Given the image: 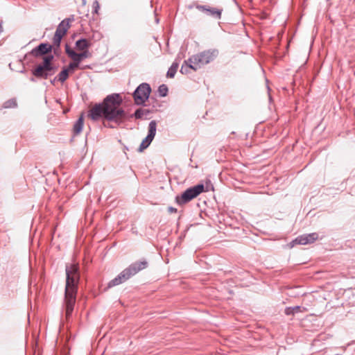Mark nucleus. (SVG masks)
<instances>
[{
  "label": "nucleus",
  "mask_w": 355,
  "mask_h": 355,
  "mask_svg": "<svg viewBox=\"0 0 355 355\" xmlns=\"http://www.w3.org/2000/svg\"><path fill=\"white\" fill-rule=\"evenodd\" d=\"M123 98L120 94L107 95L102 103L95 104L89 111L88 116L94 121L104 119L120 125L127 119V113L121 107Z\"/></svg>",
  "instance_id": "nucleus-1"
},
{
  "label": "nucleus",
  "mask_w": 355,
  "mask_h": 355,
  "mask_svg": "<svg viewBox=\"0 0 355 355\" xmlns=\"http://www.w3.org/2000/svg\"><path fill=\"white\" fill-rule=\"evenodd\" d=\"M66 286L64 292V307L66 318L71 316L77 292V284L79 280V268L76 264L66 266Z\"/></svg>",
  "instance_id": "nucleus-2"
},
{
  "label": "nucleus",
  "mask_w": 355,
  "mask_h": 355,
  "mask_svg": "<svg viewBox=\"0 0 355 355\" xmlns=\"http://www.w3.org/2000/svg\"><path fill=\"white\" fill-rule=\"evenodd\" d=\"M54 57L53 55H47L43 58L42 63L37 65L32 70V74L39 79H47L54 75L58 71V67L53 64Z\"/></svg>",
  "instance_id": "nucleus-3"
},
{
  "label": "nucleus",
  "mask_w": 355,
  "mask_h": 355,
  "mask_svg": "<svg viewBox=\"0 0 355 355\" xmlns=\"http://www.w3.org/2000/svg\"><path fill=\"white\" fill-rule=\"evenodd\" d=\"M218 55L217 49H209L192 55L189 58V66L193 70L197 71L205 64L212 62Z\"/></svg>",
  "instance_id": "nucleus-4"
},
{
  "label": "nucleus",
  "mask_w": 355,
  "mask_h": 355,
  "mask_svg": "<svg viewBox=\"0 0 355 355\" xmlns=\"http://www.w3.org/2000/svg\"><path fill=\"white\" fill-rule=\"evenodd\" d=\"M204 191V184H198L186 189L181 196H177L175 197V202L180 205L186 204Z\"/></svg>",
  "instance_id": "nucleus-5"
},
{
  "label": "nucleus",
  "mask_w": 355,
  "mask_h": 355,
  "mask_svg": "<svg viewBox=\"0 0 355 355\" xmlns=\"http://www.w3.org/2000/svg\"><path fill=\"white\" fill-rule=\"evenodd\" d=\"M148 266V262L145 260L137 261L130 264L128 268L121 272L116 277L123 283L129 279L131 277L136 275L139 271L145 269Z\"/></svg>",
  "instance_id": "nucleus-6"
},
{
  "label": "nucleus",
  "mask_w": 355,
  "mask_h": 355,
  "mask_svg": "<svg viewBox=\"0 0 355 355\" xmlns=\"http://www.w3.org/2000/svg\"><path fill=\"white\" fill-rule=\"evenodd\" d=\"M151 88L148 83H143L140 84L133 92V98L135 104L141 105L148 99Z\"/></svg>",
  "instance_id": "nucleus-7"
},
{
  "label": "nucleus",
  "mask_w": 355,
  "mask_h": 355,
  "mask_svg": "<svg viewBox=\"0 0 355 355\" xmlns=\"http://www.w3.org/2000/svg\"><path fill=\"white\" fill-rule=\"evenodd\" d=\"M318 239V234L316 232L306 234L297 236L295 240L290 243L291 247L293 248L295 245H307L313 243Z\"/></svg>",
  "instance_id": "nucleus-8"
},
{
  "label": "nucleus",
  "mask_w": 355,
  "mask_h": 355,
  "mask_svg": "<svg viewBox=\"0 0 355 355\" xmlns=\"http://www.w3.org/2000/svg\"><path fill=\"white\" fill-rule=\"evenodd\" d=\"M65 51L69 58H71L73 61H77L79 64L83 59L88 58L92 56V54L89 51H84L78 53L71 49L68 44L65 45Z\"/></svg>",
  "instance_id": "nucleus-9"
},
{
  "label": "nucleus",
  "mask_w": 355,
  "mask_h": 355,
  "mask_svg": "<svg viewBox=\"0 0 355 355\" xmlns=\"http://www.w3.org/2000/svg\"><path fill=\"white\" fill-rule=\"evenodd\" d=\"M52 49V45L48 43H41L37 46L32 49L30 53L34 57H40L49 53L51 52Z\"/></svg>",
  "instance_id": "nucleus-10"
},
{
  "label": "nucleus",
  "mask_w": 355,
  "mask_h": 355,
  "mask_svg": "<svg viewBox=\"0 0 355 355\" xmlns=\"http://www.w3.org/2000/svg\"><path fill=\"white\" fill-rule=\"evenodd\" d=\"M196 8L200 11L206 12L209 15L213 17L216 19H220L221 18V15L223 12L222 9L210 8L207 6L204 5H197Z\"/></svg>",
  "instance_id": "nucleus-11"
},
{
  "label": "nucleus",
  "mask_w": 355,
  "mask_h": 355,
  "mask_svg": "<svg viewBox=\"0 0 355 355\" xmlns=\"http://www.w3.org/2000/svg\"><path fill=\"white\" fill-rule=\"evenodd\" d=\"M91 46V43L85 38H81L76 42V48L78 51H88V48Z\"/></svg>",
  "instance_id": "nucleus-12"
},
{
  "label": "nucleus",
  "mask_w": 355,
  "mask_h": 355,
  "mask_svg": "<svg viewBox=\"0 0 355 355\" xmlns=\"http://www.w3.org/2000/svg\"><path fill=\"white\" fill-rule=\"evenodd\" d=\"M70 27V25L68 24V22L67 20H62L58 26L57 28H56V31H55V33H58L60 35H62V36H64L69 28Z\"/></svg>",
  "instance_id": "nucleus-13"
},
{
  "label": "nucleus",
  "mask_w": 355,
  "mask_h": 355,
  "mask_svg": "<svg viewBox=\"0 0 355 355\" xmlns=\"http://www.w3.org/2000/svg\"><path fill=\"white\" fill-rule=\"evenodd\" d=\"M157 130V122L155 120L151 121L148 125V132L146 137L148 139L153 140Z\"/></svg>",
  "instance_id": "nucleus-14"
},
{
  "label": "nucleus",
  "mask_w": 355,
  "mask_h": 355,
  "mask_svg": "<svg viewBox=\"0 0 355 355\" xmlns=\"http://www.w3.org/2000/svg\"><path fill=\"white\" fill-rule=\"evenodd\" d=\"M84 125V120L83 116H80L75 122L73 127V132L74 135H78L83 130Z\"/></svg>",
  "instance_id": "nucleus-15"
},
{
  "label": "nucleus",
  "mask_w": 355,
  "mask_h": 355,
  "mask_svg": "<svg viewBox=\"0 0 355 355\" xmlns=\"http://www.w3.org/2000/svg\"><path fill=\"white\" fill-rule=\"evenodd\" d=\"M150 110L146 109L139 108L135 110L134 114L130 115V117H135V119H142L144 116L149 114Z\"/></svg>",
  "instance_id": "nucleus-16"
},
{
  "label": "nucleus",
  "mask_w": 355,
  "mask_h": 355,
  "mask_svg": "<svg viewBox=\"0 0 355 355\" xmlns=\"http://www.w3.org/2000/svg\"><path fill=\"white\" fill-rule=\"evenodd\" d=\"M178 67H179V63L177 62H173L166 73V76L168 78H174V76L178 71Z\"/></svg>",
  "instance_id": "nucleus-17"
},
{
  "label": "nucleus",
  "mask_w": 355,
  "mask_h": 355,
  "mask_svg": "<svg viewBox=\"0 0 355 355\" xmlns=\"http://www.w3.org/2000/svg\"><path fill=\"white\" fill-rule=\"evenodd\" d=\"M62 37L63 36L62 35L55 33L54 37L53 38V44L54 46V53H55L57 49H58L60 48Z\"/></svg>",
  "instance_id": "nucleus-18"
},
{
  "label": "nucleus",
  "mask_w": 355,
  "mask_h": 355,
  "mask_svg": "<svg viewBox=\"0 0 355 355\" xmlns=\"http://www.w3.org/2000/svg\"><path fill=\"white\" fill-rule=\"evenodd\" d=\"M69 71L65 67L57 76L58 81L64 83L69 78Z\"/></svg>",
  "instance_id": "nucleus-19"
},
{
  "label": "nucleus",
  "mask_w": 355,
  "mask_h": 355,
  "mask_svg": "<svg viewBox=\"0 0 355 355\" xmlns=\"http://www.w3.org/2000/svg\"><path fill=\"white\" fill-rule=\"evenodd\" d=\"M168 92V87L162 84L158 87V94L161 97H165L167 96Z\"/></svg>",
  "instance_id": "nucleus-20"
},
{
  "label": "nucleus",
  "mask_w": 355,
  "mask_h": 355,
  "mask_svg": "<svg viewBox=\"0 0 355 355\" xmlns=\"http://www.w3.org/2000/svg\"><path fill=\"white\" fill-rule=\"evenodd\" d=\"M17 105V101L15 98L9 99L4 102L3 107L4 108H13Z\"/></svg>",
  "instance_id": "nucleus-21"
},
{
  "label": "nucleus",
  "mask_w": 355,
  "mask_h": 355,
  "mask_svg": "<svg viewBox=\"0 0 355 355\" xmlns=\"http://www.w3.org/2000/svg\"><path fill=\"white\" fill-rule=\"evenodd\" d=\"M191 65V62H189V59L187 60H184L183 64L180 69V73L182 74H187L189 73V69H192L189 66Z\"/></svg>",
  "instance_id": "nucleus-22"
},
{
  "label": "nucleus",
  "mask_w": 355,
  "mask_h": 355,
  "mask_svg": "<svg viewBox=\"0 0 355 355\" xmlns=\"http://www.w3.org/2000/svg\"><path fill=\"white\" fill-rule=\"evenodd\" d=\"M153 141L150 140V139H148V138L146 137L143 141L141 143L140 146H139V152H141L143 151L144 149L147 148L150 143L152 142Z\"/></svg>",
  "instance_id": "nucleus-23"
},
{
  "label": "nucleus",
  "mask_w": 355,
  "mask_h": 355,
  "mask_svg": "<svg viewBox=\"0 0 355 355\" xmlns=\"http://www.w3.org/2000/svg\"><path fill=\"white\" fill-rule=\"evenodd\" d=\"M79 63L77 62V61H73L72 62H70L67 67H65L67 69H68L69 71H73L75 69L78 68L79 67Z\"/></svg>",
  "instance_id": "nucleus-24"
},
{
  "label": "nucleus",
  "mask_w": 355,
  "mask_h": 355,
  "mask_svg": "<svg viewBox=\"0 0 355 355\" xmlns=\"http://www.w3.org/2000/svg\"><path fill=\"white\" fill-rule=\"evenodd\" d=\"M121 281L118 279L117 277L112 279L110 282H109L107 284V288H112L113 286H117L121 284Z\"/></svg>",
  "instance_id": "nucleus-25"
},
{
  "label": "nucleus",
  "mask_w": 355,
  "mask_h": 355,
  "mask_svg": "<svg viewBox=\"0 0 355 355\" xmlns=\"http://www.w3.org/2000/svg\"><path fill=\"white\" fill-rule=\"evenodd\" d=\"M293 309L294 314L296 313L302 312L303 311L306 310L305 308L302 307L300 306H293Z\"/></svg>",
  "instance_id": "nucleus-26"
},
{
  "label": "nucleus",
  "mask_w": 355,
  "mask_h": 355,
  "mask_svg": "<svg viewBox=\"0 0 355 355\" xmlns=\"http://www.w3.org/2000/svg\"><path fill=\"white\" fill-rule=\"evenodd\" d=\"M93 6H94V12L97 14L98 9L100 8V6H99V3L97 0H95L94 1Z\"/></svg>",
  "instance_id": "nucleus-27"
},
{
  "label": "nucleus",
  "mask_w": 355,
  "mask_h": 355,
  "mask_svg": "<svg viewBox=\"0 0 355 355\" xmlns=\"http://www.w3.org/2000/svg\"><path fill=\"white\" fill-rule=\"evenodd\" d=\"M284 313L287 315H294L293 307H286L285 309Z\"/></svg>",
  "instance_id": "nucleus-28"
},
{
  "label": "nucleus",
  "mask_w": 355,
  "mask_h": 355,
  "mask_svg": "<svg viewBox=\"0 0 355 355\" xmlns=\"http://www.w3.org/2000/svg\"><path fill=\"white\" fill-rule=\"evenodd\" d=\"M168 211L169 213H175V212H177V209L175 207H168Z\"/></svg>",
  "instance_id": "nucleus-29"
},
{
  "label": "nucleus",
  "mask_w": 355,
  "mask_h": 355,
  "mask_svg": "<svg viewBox=\"0 0 355 355\" xmlns=\"http://www.w3.org/2000/svg\"><path fill=\"white\" fill-rule=\"evenodd\" d=\"M64 20H67V22H68V24H69V23H70L71 21H73L74 20V18H73V15H71L70 17L66 18V19H64Z\"/></svg>",
  "instance_id": "nucleus-30"
},
{
  "label": "nucleus",
  "mask_w": 355,
  "mask_h": 355,
  "mask_svg": "<svg viewBox=\"0 0 355 355\" xmlns=\"http://www.w3.org/2000/svg\"><path fill=\"white\" fill-rule=\"evenodd\" d=\"M55 81H58V78H57V76H56V77H55L53 79L51 80V81H50V82H51V83L52 85H55Z\"/></svg>",
  "instance_id": "nucleus-31"
},
{
  "label": "nucleus",
  "mask_w": 355,
  "mask_h": 355,
  "mask_svg": "<svg viewBox=\"0 0 355 355\" xmlns=\"http://www.w3.org/2000/svg\"><path fill=\"white\" fill-rule=\"evenodd\" d=\"M86 3H87V1H86V0H82V4H83V6H85V5H86Z\"/></svg>",
  "instance_id": "nucleus-32"
},
{
  "label": "nucleus",
  "mask_w": 355,
  "mask_h": 355,
  "mask_svg": "<svg viewBox=\"0 0 355 355\" xmlns=\"http://www.w3.org/2000/svg\"><path fill=\"white\" fill-rule=\"evenodd\" d=\"M30 80L31 82H35V78L34 77H31V78H30Z\"/></svg>",
  "instance_id": "nucleus-33"
},
{
  "label": "nucleus",
  "mask_w": 355,
  "mask_h": 355,
  "mask_svg": "<svg viewBox=\"0 0 355 355\" xmlns=\"http://www.w3.org/2000/svg\"><path fill=\"white\" fill-rule=\"evenodd\" d=\"M155 21H156V23H157V24H158V23H159V19H157H157H155Z\"/></svg>",
  "instance_id": "nucleus-34"
},
{
  "label": "nucleus",
  "mask_w": 355,
  "mask_h": 355,
  "mask_svg": "<svg viewBox=\"0 0 355 355\" xmlns=\"http://www.w3.org/2000/svg\"><path fill=\"white\" fill-rule=\"evenodd\" d=\"M206 191H209V187H208V186H207V189H206Z\"/></svg>",
  "instance_id": "nucleus-35"
}]
</instances>
